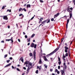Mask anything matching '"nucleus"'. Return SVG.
Returning <instances> with one entry per match:
<instances>
[{"label":"nucleus","mask_w":75,"mask_h":75,"mask_svg":"<svg viewBox=\"0 0 75 75\" xmlns=\"http://www.w3.org/2000/svg\"><path fill=\"white\" fill-rule=\"evenodd\" d=\"M57 51H58V49H57V48L55 50H54L53 52H52L51 53H50L49 54L47 55V56H50V55H52V54H54V53H55V52H57Z\"/></svg>","instance_id":"1"},{"label":"nucleus","mask_w":75,"mask_h":75,"mask_svg":"<svg viewBox=\"0 0 75 75\" xmlns=\"http://www.w3.org/2000/svg\"><path fill=\"white\" fill-rule=\"evenodd\" d=\"M30 47H32V48H33V47H34V48H36L37 47V45L36 44L35 45L34 43H32L31 44V45L30 46Z\"/></svg>","instance_id":"2"},{"label":"nucleus","mask_w":75,"mask_h":75,"mask_svg":"<svg viewBox=\"0 0 75 75\" xmlns=\"http://www.w3.org/2000/svg\"><path fill=\"white\" fill-rule=\"evenodd\" d=\"M65 69L64 67L63 68V70H61V72L62 73V75H65L64 72L65 71Z\"/></svg>","instance_id":"3"},{"label":"nucleus","mask_w":75,"mask_h":75,"mask_svg":"<svg viewBox=\"0 0 75 75\" xmlns=\"http://www.w3.org/2000/svg\"><path fill=\"white\" fill-rule=\"evenodd\" d=\"M6 41H11L12 43L13 42V37L11 38L10 39H6Z\"/></svg>","instance_id":"4"},{"label":"nucleus","mask_w":75,"mask_h":75,"mask_svg":"<svg viewBox=\"0 0 75 75\" xmlns=\"http://www.w3.org/2000/svg\"><path fill=\"white\" fill-rule=\"evenodd\" d=\"M69 15L70 18H71L72 17V11H70Z\"/></svg>","instance_id":"5"},{"label":"nucleus","mask_w":75,"mask_h":75,"mask_svg":"<svg viewBox=\"0 0 75 75\" xmlns=\"http://www.w3.org/2000/svg\"><path fill=\"white\" fill-rule=\"evenodd\" d=\"M3 19L4 20H8V18L7 16H3Z\"/></svg>","instance_id":"6"},{"label":"nucleus","mask_w":75,"mask_h":75,"mask_svg":"<svg viewBox=\"0 0 75 75\" xmlns=\"http://www.w3.org/2000/svg\"><path fill=\"white\" fill-rule=\"evenodd\" d=\"M69 19H67V23L66 24V26L67 29V28H68V23H69Z\"/></svg>","instance_id":"7"},{"label":"nucleus","mask_w":75,"mask_h":75,"mask_svg":"<svg viewBox=\"0 0 75 75\" xmlns=\"http://www.w3.org/2000/svg\"><path fill=\"white\" fill-rule=\"evenodd\" d=\"M47 21H48V20H45L44 21H43L42 22V23L40 24V25H41L42 24H44H44H45V23H46V22H47Z\"/></svg>","instance_id":"8"},{"label":"nucleus","mask_w":75,"mask_h":75,"mask_svg":"<svg viewBox=\"0 0 75 75\" xmlns=\"http://www.w3.org/2000/svg\"><path fill=\"white\" fill-rule=\"evenodd\" d=\"M59 13H57L56 14L54 15V18H55L56 17H58L59 16Z\"/></svg>","instance_id":"9"},{"label":"nucleus","mask_w":75,"mask_h":75,"mask_svg":"<svg viewBox=\"0 0 75 75\" xmlns=\"http://www.w3.org/2000/svg\"><path fill=\"white\" fill-rule=\"evenodd\" d=\"M20 60L21 61H22L23 63H24V59H23V57H22L20 59L19 61H20Z\"/></svg>","instance_id":"10"},{"label":"nucleus","mask_w":75,"mask_h":75,"mask_svg":"<svg viewBox=\"0 0 75 75\" xmlns=\"http://www.w3.org/2000/svg\"><path fill=\"white\" fill-rule=\"evenodd\" d=\"M33 54L34 55V59L35 60V51H34Z\"/></svg>","instance_id":"11"},{"label":"nucleus","mask_w":75,"mask_h":75,"mask_svg":"<svg viewBox=\"0 0 75 75\" xmlns=\"http://www.w3.org/2000/svg\"><path fill=\"white\" fill-rule=\"evenodd\" d=\"M11 65V63L9 64H8L6 66H5L4 67L6 68V67H8V66H10V65Z\"/></svg>","instance_id":"12"},{"label":"nucleus","mask_w":75,"mask_h":75,"mask_svg":"<svg viewBox=\"0 0 75 75\" xmlns=\"http://www.w3.org/2000/svg\"><path fill=\"white\" fill-rule=\"evenodd\" d=\"M39 63L40 64H41L42 63V61H41V59H39Z\"/></svg>","instance_id":"13"},{"label":"nucleus","mask_w":75,"mask_h":75,"mask_svg":"<svg viewBox=\"0 0 75 75\" xmlns=\"http://www.w3.org/2000/svg\"><path fill=\"white\" fill-rule=\"evenodd\" d=\"M43 20V18H41L40 19V21L39 22V23H41V21Z\"/></svg>","instance_id":"14"},{"label":"nucleus","mask_w":75,"mask_h":75,"mask_svg":"<svg viewBox=\"0 0 75 75\" xmlns=\"http://www.w3.org/2000/svg\"><path fill=\"white\" fill-rule=\"evenodd\" d=\"M30 63L29 61H26L24 63V64H28Z\"/></svg>","instance_id":"15"},{"label":"nucleus","mask_w":75,"mask_h":75,"mask_svg":"<svg viewBox=\"0 0 75 75\" xmlns=\"http://www.w3.org/2000/svg\"><path fill=\"white\" fill-rule=\"evenodd\" d=\"M44 58L45 60V61H48V59H47L46 58V57H44Z\"/></svg>","instance_id":"16"},{"label":"nucleus","mask_w":75,"mask_h":75,"mask_svg":"<svg viewBox=\"0 0 75 75\" xmlns=\"http://www.w3.org/2000/svg\"><path fill=\"white\" fill-rule=\"evenodd\" d=\"M29 70H30V66H29L27 70V72H29Z\"/></svg>","instance_id":"17"},{"label":"nucleus","mask_w":75,"mask_h":75,"mask_svg":"<svg viewBox=\"0 0 75 75\" xmlns=\"http://www.w3.org/2000/svg\"><path fill=\"white\" fill-rule=\"evenodd\" d=\"M30 7H31V5H30V4H28L27 6V8H28V7H29L30 8Z\"/></svg>","instance_id":"18"},{"label":"nucleus","mask_w":75,"mask_h":75,"mask_svg":"<svg viewBox=\"0 0 75 75\" xmlns=\"http://www.w3.org/2000/svg\"><path fill=\"white\" fill-rule=\"evenodd\" d=\"M34 36H35V34L33 33V35L31 36V38H33V37H34Z\"/></svg>","instance_id":"19"},{"label":"nucleus","mask_w":75,"mask_h":75,"mask_svg":"<svg viewBox=\"0 0 75 75\" xmlns=\"http://www.w3.org/2000/svg\"><path fill=\"white\" fill-rule=\"evenodd\" d=\"M64 48H65V50H68L69 49V48H68V47L67 46H65L64 47Z\"/></svg>","instance_id":"20"},{"label":"nucleus","mask_w":75,"mask_h":75,"mask_svg":"<svg viewBox=\"0 0 75 75\" xmlns=\"http://www.w3.org/2000/svg\"><path fill=\"white\" fill-rule=\"evenodd\" d=\"M6 7V5H5L4 6H3V7L2 8V9H4V8H5V7Z\"/></svg>","instance_id":"21"},{"label":"nucleus","mask_w":75,"mask_h":75,"mask_svg":"<svg viewBox=\"0 0 75 75\" xmlns=\"http://www.w3.org/2000/svg\"><path fill=\"white\" fill-rule=\"evenodd\" d=\"M28 42H30V38H27Z\"/></svg>","instance_id":"22"},{"label":"nucleus","mask_w":75,"mask_h":75,"mask_svg":"<svg viewBox=\"0 0 75 75\" xmlns=\"http://www.w3.org/2000/svg\"><path fill=\"white\" fill-rule=\"evenodd\" d=\"M38 68H39V69L40 70L41 69V66H40L39 67L38 66Z\"/></svg>","instance_id":"23"},{"label":"nucleus","mask_w":75,"mask_h":75,"mask_svg":"<svg viewBox=\"0 0 75 75\" xmlns=\"http://www.w3.org/2000/svg\"><path fill=\"white\" fill-rule=\"evenodd\" d=\"M23 10H24V11H27V10H26V9H25V8H23L22 9V11H23Z\"/></svg>","instance_id":"24"},{"label":"nucleus","mask_w":75,"mask_h":75,"mask_svg":"<svg viewBox=\"0 0 75 75\" xmlns=\"http://www.w3.org/2000/svg\"><path fill=\"white\" fill-rule=\"evenodd\" d=\"M58 61H61V59L60 58V57H58Z\"/></svg>","instance_id":"25"},{"label":"nucleus","mask_w":75,"mask_h":75,"mask_svg":"<svg viewBox=\"0 0 75 75\" xmlns=\"http://www.w3.org/2000/svg\"><path fill=\"white\" fill-rule=\"evenodd\" d=\"M21 10H22V8H20L19 9V11H21Z\"/></svg>","instance_id":"26"},{"label":"nucleus","mask_w":75,"mask_h":75,"mask_svg":"<svg viewBox=\"0 0 75 75\" xmlns=\"http://www.w3.org/2000/svg\"><path fill=\"white\" fill-rule=\"evenodd\" d=\"M12 68L13 69H16V67H14L13 66H12Z\"/></svg>","instance_id":"27"},{"label":"nucleus","mask_w":75,"mask_h":75,"mask_svg":"<svg viewBox=\"0 0 75 75\" xmlns=\"http://www.w3.org/2000/svg\"><path fill=\"white\" fill-rule=\"evenodd\" d=\"M30 57H32V56H33V54H32V53H30Z\"/></svg>","instance_id":"28"},{"label":"nucleus","mask_w":75,"mask_h":75,"mask_svg":"<svg viewBox=\"0 0 75 75\" xmlns=\"http://www.w3.org/2000/svg\"><path fill=\"white\" fill-rule=\"evenodd\" d=\"M7 11H9V12H11V9L9 10V9H8L7 10Z\"/></svg>","instance_id":"29"},{"label":"nucleus","mask_w":75,"mask_h":75,"mask_svg":"<svg viewBox=\"0 0 75 75\" xmlns=\"http://www.w3.org/2000/svg\"><path fill=\"white\" fill-rule=\"evenodd\" d=\"M29 63V64H28L29 65H30V66H32V63H31V62H30V63Z\"/></svg>","instance_id":"30"},{"label":"nucleus","mask_w":75,"mask_h":75,"mask_svg":"<svg viewBox=\"0 0 75 75\" xmlns=\"http://www.w3.org/2000/svg\"><path fill=\"white\" fill-rule=\"evenodd\" d=\"M58 64L59 65H61V61H59V62H58Z\"/></svg>","instance_id":"31"},{"label":"nucleus","mask_w":75,"mask_h":75,"mask_svg":"<svg viewBox=\"0 0 75 75\" xmlns=\"http://www.w3.org/2000/svg\"><path fill=\"white\" fill-rule=\"evenodd\" d=\"M69 57H70V55H71V52L69 51Z\"/></svg>","instance_id":"32"},{"label":"nucleus","mask_w":75,"mask_h":75,"mask_svg":"<svg viewBox=\"0 0 75 75\" xmlns=\"http://www.w3.org/2000/svg\"><path fill=\"white\" fill-rule=\"evenodd\" d=\"M44 66V67H45V68H46L47 69V65H46V64H45Z\"/></svg>","instance_id":"33"},{"label":"nucleus","mask_w":75,"mask_h":75,"mask_svg":"<svg viewBox=\"0 0 75 75\" xmlns=\"http://www.w3.org/2000/svg\"><path fill=\"white\" fill-rule=\"evenodd\" d=\"M64 51L65 52H68V50L67 49H65Z\"/></svg>","instance_id":"34"},{"label":"nucleus","mask_w":75,"mask_h":75,"mask_svg":"<svg viewBox=\"0 0 75 75\" xmlns=\"http://www.w3.org/2000/svg\"><path fill=\"white\" fill-rule=\"evenodd\" d=\"M64 68V69L65 70V69H66L67 68V66H64V67H63V68Z\"/></svg>","instance_id":"35"},{"label":"nucleus","mask_w":75,"mask_h":75,"mask_svg":"<svg viewBox=\"0 0 75 75\" xmlns=\"http://www.w3.org/2000/svg\"><path fill=\"white\" fill-rule=\"evenodd\" d=\"M67 11H68V12H69H69L70 11L69 10V8H67Z\"/></svg>","instance_id":"36"},{"label":"nucleus","mask_w":75,"mask_h":75,"mask_svg":"<svg viewBox=\"0 0 75 75\" xmlns=\"http://www.w3.org/2000/svg\"><path fill=\"white\" fill-rule=\"evenodd\" d=\"M10 61V60H7L6 62L7 63H8V62H9Z\"/></svg>","instance_id":"37"},{"label":"nucleus","mask_w":75,"mask_h":75,"mask_svg":"<svg viewBox=\"0 0 75 75\" xmlns=\"http://www.w3.org/2000/svg\"><path fill=\"white\" fill-rule=\"evenodd\" d=\"M7 57V54H6L5 55H4V58H6Z\"/></svg>","instance_id":"38"},{"label":"nucleus","mask_w":75,"mask_h":75,"mask_svg":"<svg viewBox=\"0 0 75 75\" xmlns=\"http://www.w3.org/2000/svg\"><path fill=\"white\" fill-rule=\"evenodd\" d=\"M65 55L66 57H68V53H66V54Z\"/></svg>","instance_id":"39"},{"label":"nucleus","mask_w":75,"mask_h":75,"mask_svg":"<svg viewBox=\"0 0 75 75\" xmlns=\"http://www.w3.org/2000/svg\"><path fill=\"white\" fill-rule=\"evenodd\" d=\"M54 20V18H52L51 19V21H53Z\"/></svg>","instance_id":"40"},{"label":"nucleus","mask_w":75,"mask_h":75,"mask_svg":"<svg viewBox=\"0 0 75 75\" xmlns=\"http://www.w3.org/2000/svg\"><path fill=\"white\" fill-rule=\"evenodd\" d=\"M58 70L57 69H56L55 70V72H58Z\"/></svg>","instance_id":"41"},{"label":"nucleus","mask_w":75,"mask_h":75,"mask_svg":"<svg viewBox=\"0 0 75 75\" xmlns=\"http://www.w3.org/2000/svg\"><path fill=\"white\" fill-rule=\"evenodd\" d=\"M50 20L49 19L47 22V23H50Z\"/></svg>","instance_id":"42"},{"label":"nucleus","mask_w":75,"mask_h":75,"mask_svg":"<svg viewBox=\"0 0 75 75\" xmlns=\"http://www.w3.org/2000/svg\"><path fill=\"white\" fill-rule=\"evenodd\" d=\"M73 1L74 4V5H75V0H73Z\"/></svg>","instance_id":"43"},{"label":"nucleus","mask_w":75,"mask_h":75,"mask_svg":"<svg viewBox=\"0 0 75 75\" xmlns=\"http://www.w3.org/2000/svg\"><path fill=\"white\" fill-rule=\"evenodd\" d=\"M25 38H27V35H25Z\"/></svg>","instance_id":"44"},{"label":"nucleus","mask_w":75,"mask_h":75,"mask_svg":"<svg viewBox=\"0 0 75 75\" xmlns=\"http://www.w3.org/2000/svg\"><path fill=\"white\" fill-rule=\"evenodd\" d=\"M40 2H41V3H43L44 2V1H42V0H40Z\"/></svg>","instance_id":"45"},{"label":"nucleus","mask_w":75,"mask_h":75,"mask_svg":"<svg viewBox=\"0 0 75 75\" xmlns=\"http://www.w3.org/2000/svg\"><path fill=\"white\" fill-rule=\"evenodd\" d=\"M65 57H66L65 56H64V55H63V57L62 58H65Z\"/></svg>","instance_id":"46"},{"label":"nucleus","mask_w":75,"mask_h":75,"mask_svg":"<svg viewBox=\"0 0 75 75\" xmlns=\"http://www.w3.org/2000/svg\"><path fill=\"white\" fill-rule=\"evenodd\" d=\"M16 69H17V71H20V69H19L18 68H17Z\"/></svg>","instance_id":"47"},{"label":"nucleus","mask_w":75,"mask_h":75,"mask_svg":"<svg viewBox=\"0 0 75 75\" xmlns=\"http://www.w3.org/2000/svg\"><path fill=\"white\" fill-rule=\"evenodd\" d=\"M36 74H38V70H37L35 72Z\"/></svg>","instance_id":"48"},{"label":"nucleus","mask_w":75,"mask_h":75,"mask_svg":"<svg viewBox=\"0 0 75 75\" xmlns=\"http://www.w3.org/2000/svg\"><path fill=\"white\" fill-rule=\"evenodd\" d=\"M23 16V14H20L19 15V16Z\"/></svg>","instance_id":"49"},{"label":"nucleus","mask_w":75,"mask_h":75,"mask_svg":"<svg viewBox=\"0 0 75 75\" xmlns=\"http://www.w3.org/2000/svg\"><path fill=\"white\" fill-rule=\"evenodd\" d=\"M50 71L51 72H52V69H50Z\"/></svg>","instance_id":"50"},{"label":"nucleus","mask_w":75,"mask_h":75,"mask_svg":"<svg viewBox=\"0 0 75 75\" xmlns=\"http://www.w3.org/2000/svg\"><path fill=\"white\" fill-rule=\"evenodd\" d=\"M58 69H60V66H58Z\"/></svg>","instance_id":"51"},{"label":"nucleus","mask_w":75,"mask_h":75,"mask_svg":"<svg viewBox=\"0 0 75 75\" xmlns=\"http://www.w3.org/2000/svg\"><path fill=\"white\" fill-rule=\"evenodd\" d=\"M9 59H11H11H12L13 58H12L11 57H10Z\"/></svg>","instance_id":"52"},{"label":"nucleus","mask_w":75,"mask_h":75,"mask_svg":"<svg viewBox=\"0 0 75 75\" xmlns=\"http://www.w3.org/2000/svg\"><path fill=\"white\" fill-rule=\"evenodd\" d=\"M63 40H64V38L62 39V40H61V42H62V41H63Z\"/></svg>","instance_id":"53"},{"label":"nucleus","mask_w":75,"mask_h":75,"mask_svg":"<svg viewBox=\"0 0 75 75\" xmlns=\"http://www.w3.org/2000/svg\"><path fill=\"white\" fill-rule=\"evenodd\" d=\"M64 44L66 45V46H68V45H67V43H65Z\"/></svg>","instance_id":"54"},{"label":"nucleus","mask_w":75,"mask_h":75,"mask_svg":"<svg viewBox=\"0 0 75 75\" xmlns=\"http://www.w3.org/2000/svg\"><path fill=\"white\" fill-rule=\"evenodd\" d=\"M34 18V16H33L31 19V20H33V18Z\"/></svg>","instance_id":"55"},{"label":"nucleus","mask_w":75,"mask_h":75,"mask_svg":"<svg viewBox=\"0 0 75 75\" xmlns=\"http://www.w3.org/2000/svg\"><path fill=\"white\" fill-rule=\"evenodd\" d=\"M57 74H59V71H57Z\"/></svg>","instance_id":"56"},{"label":"nucleus","mask_w":75,"mask_h":75,"mask_svg":"<svg viewBox=\"0 0 75 75\" xmlns=\"http://www.w3.org/2000/svg\"><path fill=\"white\" fill-rule=\"evenodd\" d=\"M50 59H51V61H53V60H52V58H50Z\"/></svg>","instance_id":"57"},{"label":"nucleus","mask_w":75,"mask_h":75,"mask_svg":"<svg viewBox=\"0 0 75 75\" xmlns=\"http://www.w3.org/2000/svg\"><path fill=\"white\" fill-rule=\"evenodd\" d=\"M23 35H25V33L24 32H23Z\"/></svg>","instance_id":"58"},{"label":"nucleus","mask_w":75,"mask_h":75,"mask_svg":"<svg viewBox=\"0 0 75 75\" xmlns=\"http://www.w3.org/2000/svg\"><path fill=\"white\" fill-rule=\"evenodd\" d=\"M73 9V8H72V7L70 8V10H72Z\"/></svg>","instance_id":"59"},{"label":"nucleus","mask_w":75,"mask_h":75,"mask_svg":"<svg viewBox=\"0 0 75 75\" xmlns=\"http://www.w3.org/2000/svg\"><path fill=\"white\" fill-rule=\"evenodd\" d=\"M23 68L24 69H25V70L26 69V68H25V67H23Z\"/></svg>","instance_id":"60"},{"label":"nucleus","mask_w":75,"mask_h":75,"mask_svg":"<svg viewBox=\"0 0 75 75\" xmlns=\"http://www.w3.org/2000/svg\"><path fill=\"white\" fill-rule=\"evenodd\" d=\"M63 65H64V66H66V65H65V63H64Z\"/></svg>","instance_id":"61"},{"label":"nucleus","mask_w":75,"mask_h":75,"mask_svg":"<svg viewBox=\"0 0 75 75\" xmlns=\"http://www.w3.org/2000/svg\"><path fill=\"white\" fill-rule=\"evenodd\" d=\"M30 42L28 43V45H30Z\"/></svg>","instance_id":"62"},{"label":"nucleus","mask_w":75,"mask_h":75,"mask_svg":"<svg viewBox=\"0 0 75 75\" xmlns=\"http://www.w3.org/2000/svg\"><path fill=\"white\" fill-rule=\"evenodd\" d=\"M4 41H3V40L1 41V42H2V43H4Z\"/></svg>","instance_id":"63"},{"label":"nucleus","mask_w":75,"mask_h":75,"mask_svg":"<svg viewBox=\"0 0 75 75\" xmlns=\"http://www.w3.org/2000/svg\"><path fill=\"white\" fill-rule=\"evenodd\" d=\"M18 41L19 42H20V40L19 39H18Z\"/></svg>","instance_id":"64"}]
</instances>
